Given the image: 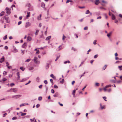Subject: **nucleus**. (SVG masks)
Wrapping results in <instances>:
<instances>
[{
	"label": "nucleus",
	"mask_w": 122,
	"mask_h": 122,
	"mask_svg": "<svg viewBox=\"0 0 122 122\" xmlns=\"http://www.w3.org/2000/svg\"><path fill=\"white\" fill-rule=\"evenodd\" d=\"M5 19L6 20V22L7 23H9L10 22V20L9 19V17L6 15L4 17V19Z\"/></svg>",
	"instance_id": "obj_1"
},
{
	"label": "nucleus",
	"mask_w": 122,
	"mask_h": 122,
	"mask_svg": "<svg viewBox=\"0 0 122 122\" xmlns=\"http://www.w3.org/2000/svg\"><path fill=\"white\" fill-rule=\"evenodd\" d=\"M21 95H13L12 96V97L14 99H17L21 97Z\"/></svg>",
	"instance_id": "obj_2"
},
{
	"label": "nucleus",
	"mask_w": 122,
	"mask_h": 122,
	"mask_svg": "<svg viewBox=\"0 0 122 122\" xmlns=\"http://www.w3.org/2000/svg\"><path fill=\"white\" fill-rule=\"evenodd\" d=\"M31 25L30 23L29 22H26L25 24V27L26 28L30 26Z\"/></svg>",
	"instance_id": "obj_3"
},
{
	"label": "nucleus",
	"mask_w": 122,
	"mask_h": 122,
	"mask_svg": "<svg viewBox=\"0 0 122 122\" xmlns=\"http://www.w3.org/2000/svg\"><path fill=\"white\" fill-rule=\"evenodd\" d=\"M10 90L15 93L17 91L16 88H12L10 89Z\"/></svg>",
	"instance_id": "obj_4"
},
{
	"label": "nucleus",
	"mask_w": 122,
	"mask_h": 122,
	"mask_svg": "<svg viewBox=\"0 0 122 122\" xmlns=\"http://www.w3.org/2000/svg\"><path fill=\"white\" fill-rule=\"evenodd\" d=\"M95 4L97 5H98L100 3L99 0H96L94 1Z\"/></svg>",
	"instance_id": "obj_5"
},
{
	"label": "nucleus",
	"mask_w": 122,
	"mask_h": 122,
	"mask_svg": "<svg viewBox=\"0 0 122 122\" xmlns=\"http://www.w3.org/2000/svg\"><path fill=\"white\" fill-rule=\"evenodd\" d=\"M5 60L4 57L3 56L0 59V63H2Z\"/></svg>",
	"instance_id": "obj_6"
},
{
	"label": "nucleus",
	"mask_w": 122,
	"mask_h": 122,
	"mask_svg": "<svg viewBox=\"0 0 122 122\" xmlns=\"http://www.w3.org/2000/svg\"><path fill=\"white\" fill-rule=\"evenodd\" d=\"M29 79L28 78H24L22 79V80H21L20 81V82H23L24 81H26L28 79Z\"/></svg>",
	"instance_id": "obj_7"
},
{
	"label": "nucleus",
	"mask_w": 122,
	"mask_h": 122,
	"mask_svg": "<svg viewBox=\"0 0 122 122\" xmlns=\"http://www.w3.org/2000/svg\"><path fill=\"white\" fill-rule=\"evenodd\" d=\"M17 75L18 76L17 79L18 80H19L20 79V74L19 72H18L17 73Z\"/></svg>",
	"instance_id": "obj_8"
},
{
	"label": "nucleus",
	"mask_w": 122,
	"mask_h": 122,
	"mask_svg": "<svg viewBox=\"0 0 122 122\" xmlns=\"http://www.w3.org/2000/svg\"><path fill=\"white\" fill-rule=\"evenodd\" d=\"M28 69L29 70H33L34 69V67L33 66H28Z\"/></svg>",
	"instance_id": "obj_9"
},
{
	"label": "nucleus",
	"mask_w": 122,
	"mask_h": 122,
	"mask_svg": "<svg viewBox=\"0 0 122 122\" xmlns=\"http://www.w3.org/2000/svg\"><path fill=\"white\" fill-rule=\"evenodd\" d=\"M50 64V63L47 62L46 64V69H48L49 68V65Z\"/></svg>",
	"instance_id": "obj_10"
},
{
	"label": "nucleus",
	"mask_w": 122,
	"mask_h": 122,
	"mask_svg": "<svg viewBox=\"0 0 122 122\" xmlns=\"http://www.w3.org/2000/svg\"><path fill=\"white\" fill-rule=\"evenodd\" d=\"M28 105V103H22V104H20V107H21L22 106H24L25 105Z\"/></svg>",
	"instance_id": "obj_11"
},
{
	"label": "nucleus",
	"mask_w": 122,
	"mask_h": 122,
	"mask_svg": "<svg viewBox=\"0 0 122 122\" xmlns=\"http://www.w3.org/2000/svg\"><path fill=\"white\" fill-rule=\"evenodd\" d=\"M41 14H40V15L39 16H38L37 17V20H41Z\"/></svg>",
	"instance_id": "obj_12"
},
{
	"label": "nucleus",
	"mask_w": 122,
	"mask_h": 122,
	"mask_svg": "<svg viewBox=\"0 0 122 122\" xmlns=\"http://www.w3.org/2000/svg\"><path fill=\"white\" fill-rule=\"evenodd\" d=\"M30 12H28L27 13V15L26 16V18L28 19V17L30 16Z\"/></svg>",
	"instance_id": "obj_13"
},
{
	"label": "nucleus",
	"mask_w": 122,
	"mask_h": 122,
	"mask_svg": "<svg viewBox=\"0 0 122 122\" xmlns=\"http://www.w3.org/2000/svg\"><path fill=\"white\" fill-rule=\"evenodd\" d=\"M31 37L28 36L27 38V41H30L31 40Z\"/></svg>",
	"instance_id": "obj_14"
},
{
	"label": "nucleus",
	"mask_w": 122,
	"mask_h": 122,
	"mask_svg": "<svg viewBox=\"0 0 122 122\" xmlns=\"http://www.w3.org/2000/svg\"><path fill=\"white\" fill-rule=\"evenodd\" d=\"M14 50V51H13V52L15 53L18 52L17 50L16 49V48L15 47H13Z\"/></svg>",
	"instance_id": "obj_15"
},
{
	"label": "nucleus",
	"mask_w": 122,
	"mask_h": 122,
	"mask_svg": "<svg viewBox=\"0 0 122 122\" xmlns=\"http://www.w3.org/2000/svg\"><path fill=\"white\" fill-rule=\"evenodd\" d=\"M45 4L43 2H42L41 4V6L43 8H44L45 7Z\"/></svg>",
	"instance_id": "obj_16"
},
{
	"label": "nucleus",
	"mask_w": 122,
	"mask_h": 122,
	"mask_svg": "<svg viewBox=\"0 0 122 122\" xmlns=\"http://www.w3.org/2000/svg\"><path fill=\"white\" fill-rule=\"evenodd\" d=\"M58 95V92H56L55 93V94L54 95V97H57Z\"/></svg>",
	"instance_id": "obj_17"
},
{
	"label": "nucleus",
	"mask_w": 122,
	"mask_h": 122,
	"mask_svg": "<svg viewBox=\"0 0 122 122\" xmlns=\"http://www.w3.org/2000/svg\"><path fill=\"white\" fill-rule=\"evenodd\" d=\"M52 78L54 79H55L56 77L55 76H54L53 74H51L50 76Z\"/></svg>",
	"instance_id": "obj_18"
},
{
	"label": "nucleus",
	"mask_w": 122,
	"mask_h": 122,
	"mask_svg": "<svg viewBox=\"0 0 122 122\" xmlns=\"http://www.w3.org/2000/svg\"><path fill=\"white\" fill-rule=\"evenodd\" d=\"M36 80L37 82H39L40 81V79L39 77H37L36 78Z\"/></svg>",
	"instance_id": "obj_19"
},
{
	"label": "nucleus",
	"mask_w": 122,
	"mask_h": 122,
	"mask_svg": "<svg viewBox=\"0 0 122 122\" xmlns=\"http://www.w3.org/2000/svg\"><path fill=\"white\" fill-rule=\"evenodd\" d=\"M27 45L26 43L25 42V43L24 44H23V45L22 46V47L23 48H25V46H26Z\"/></svg>",
	"instance_id": "obj_20"
},
{
	"label": "nucleus",
	"mask_w": 122,
	"mask_h": 122,
	"mask_svg": "<svg viewBox=\"0 0 122 122\" xmlns=\"http://www.w3.org/2000/svg\"><path fill=\"white\" fill-rule=\"evenodd\" d=\"M35 63L36 64H39L40 63V61L37 60L34 61Z\"/></svg>",
	"instance_id": "obj_21"
},
{
	"label": "nucleus",
	"mask_w": 122,
	"mask_h": 122,
	"mask_svg": "<svg viewBox=\"0 0 122 122\" xmlns=\"http://www.w3.org/2000/svg\"><path fill=\"white\" fill-rule=\"evenodd\" d=\"M51 36L47 37L46 39V40L47 41L48 40L51 38Z\"/></svg>",
	"instance_id": "obj_22"
},
{
	"label": "nucleus",
	"mask_w": 122,
	"mask_h": 122,
	"mask_svg": "<svg viewBox=\"0 0 122 122\" xmlns=\"http://www.w3.org/2000/svg\"><path fill=\"white\" fill-rule=\"evenodd\" d=\"M20 112L21 113V115L22 116H24L26 114V113H23L22 112Z\"/></svg>",
	"instance_id": "obj_23"
},
{
	"label": "nucleus",
	"mask_w": 122,
	"mask_h": 122,
	"mask_svg": "<svg viewBox=\"0 0 122 122\" xmlns=\"http://www.w3.org/2000/svg\"><path fill=\"white\" fill-rule=\"evenodd\" d=\"M67 63H70V61H69L68 60V61H65L64 62V64H66Z\"/></svg>",
	"instance_id": "obj_24"
},
{
	"label": "nucleus",
	"mask_w": 122,
	"mask_h": 122,
	"mask_svg": "<svg viewBox=\"0 0 122 122\" xmlns=\"http://www.w3.org/2000/svg\"><path fill=\"white\" fill-rule=\"evenodd\" d=\"M5 9L7 11H10L11 10V9L10 8H8V7H6L5 8Z\"/></svg>",
	"instance_id": "obj_25"
},
{
	"label": "nucleus",
	"mask_w": 122,
	"mask_h": 122,
	"mask_svg": "<svg viewBox=\"0 0 122 122\" xmlns=\"http://www.w3.org/2000/svg\"><path fill=\"white\" fill-rule=\"evenodd\" d=\"M115 16L113 15L112 14V20H115Z\"/></svg>",
	"instance_id": "obj_26"
},
{
	"label": "nucleus",
	"mask_w": 122,
	"mask_h": 122,
	"mask_svg": "<svg viewBox=\"0 0 122 122\" xmlns=\"http://www.w3.org/2000/svg\"><path fill=\"white\" fill-rule=\"evenodd\" d=\"M95 14L96 15L98 16L100 15V13L99 12H96L95 13Z\"/></svg>",
	"instance_id": "obj_27"
},
{
	"label": "nucleus",
	"mask_w": 122,
	"mask_h": 122,
	"mask_svg": "<svg viewBox=\"0 0 122 122\" xmlns=\"http://www.w3.org/2000/svg\"><path fill=\"white\" fill-rule=\"evenodd\" d=\"M100 106L102 109H103L105 108L104 106H102V104L101 103L100 104Z\"/></svg>",
	"instance_id": "obj_28"
},
{
	"label": "nucleus",
	"mask_w": 122,
	"mask_h": 122,
	"mask_svg": "<svg viewBox=\"0 0 122 122\" xmlns=\"http://www.w3.org/2000/svg\"><path fill=\"white\" fill-rule=\"evenodd\" d=\"M107 66L106 65H105L103 67L102 69L103 70H105Z\"/></svg>",
	"instance_id": "obj_29"
},
{
	"label": "nucleus",
	"mask_w": 122,
	"mask_h": 122,
	"mask_svg": "<svg viewBox=\"0 0 122 122\" xmlns=\"http://www.w3.org/2000/svg\"><path fill=\"white\" fill-rule=\"evenodd\" d=\"M7 36L6 35H5L3 37V39L4 40H5L7 38Z\"/></svg>",
	"instance_id": "obj_30"
},
{
	"label": "nucleus",
	"mask_w": 122,
	"mask_h": 122,
	"mask_svg": "<svg viewBox=\"0 0 122 122\" xmlns=\"http://www.w3.org/2000/svg\"><path fill=\"white\" fill-rule=\"evenodd\" d=\"M118 67L120 70L121 71L122 70V69L121 68H122V66H118Z\"/></svg>",
	"instance_id": "obj_31"
},
{
	"label": "nucleus",
	"mask_w": 122,
	"mask_h": 122,
	"mask_svg": "<svg viewBox=\"0 0 122 122\" xmlns=\"http://www.w3.org/2000/svg\"><path fill=\"white\" fill-rule=\"evenodd\" d=\"M95 85L96 86H99V84L98 83H95Z\"/></svg>",
	"instance_id": "obj_32"
},
{
	"label": "nucleus",
	"mask_w": 122,
	"mask_h": 122,
	"mask_svg": "<svg viewBox=\"0 0 122 122\" xmlns=\"http://www.w3.org/2000/svg\"><path fill=\"white\" fill-rule=\"evenodd\" d=\"M76 92V90H73V92L72 93V94L73 95H74V94H75V93Z\"/></svg>",
	"instance_id": "obj_33"
},
{
	"label": "nucleus",
	"mask_w": 122,
	"mask_h": 122,
	"mask_svg": "<svg viewBox=\"0 0 122 122\" xmlns=\"http://www.w3.org/2000/svg\"><path fill=\"white\" fill-rule=\"evenodd\" d=\"M90 13L89 11L88 10H87L85 14H87Z\"/></svg>",
	"instance_id": "obj_34"
},
{
	"label": "nucleus",
	"mask_w": 122,
	"mask_h": 122,
	"mask_svg": "<svg viewBox=\"0 0 122 122\" xmlns=\"http://www.w3.org/2000/svg\"><path fill=\"white\" fill-rule=\"evenodd\" d=\"M4 12L2 11L0 14V16H3L4 15Z\"/></svg>",
	"instance_id": "obj_35"
},
{
	"label": "nucleus",
	"mask_w": 122,
	"mask_h": 122,
	"mask_svg": "<svg viewBox=\"0 0 122 122\" xmlns=\"http://www.w3.org/2000/svg\"><path fill=\"white\" fill-rule=\"evenodd\" d=\"M42 99V97H38V100L40 101H41Z\"/></svg>",
	"instance_id": "obj_36"
},
{
	"label": "nucleus",
	"mask_w": 122,
	"mask_h": 122,
	"mask_svg": "<svg viewBox=\"0 0 122 122\" xmlns=\"http://www.w3.org/2000/svg\"><path fill=\"white\" fill-rule=\"evenodd\" d=\"M20 69L21 70L23 71H24L25 70V69L23 67H20Z\"/></svg>",
	"instance_id": "obj_37"
},
{
	"label": "nucleus",
	"mask_w": 122,
	"mask_h": 122,
	"mask_svg": "<svg viewBox=\"0 0 122 122\" xmlns=\"http://www.w3.org/2000/svg\"><path fill=\"white\" fill-rule=\"evenodd\" d=\"M111 86H111V85H109L106 86H105V87H106V88H107V87H111Z\"/></svg>",
	"instance_id": "obj_38"
},
{
	"label": "nucleus",
	"mask_w": 122,
	"mask_h": 122,
	"mask_svg": "<svg viewBox=\"0 0 122 122\" xmlns=\"http://www.w3.org/2000/svg\"><path fill=\"white\" fill-rule=\"evenodd\" d=\"M97 41L96 40H95L94 41L93 44L94 45H96V42Z\"/></svg>",
	"instance_id": "obj_39"
},
{
	"label": "nucleus",
	"mask_w": 122,
	"mask_h": 122,
	"mask_svg": "<svg viewBox=\"0 0 122 122\" xmlns=\"http://www.w3.org/2000/svg\"><path fill=\"white\" fill-rule=\"evenodd\" d=\"M6 13H7V14L9 15L10 14L11 12L10 11H6Z\"/></svg>",
	"instance_id": "obj_40"
},
{
	"label": "nucleus",
	"mask_w": 122,
	"mask_h": 122,
	"mask_svg": "<svg viewBox=\"0 0 122 122\" xmlns=\"http://www.w3.org/2000/svg\"><path fill=\"white\" fill-rule=\"evenodd\" d=\"M64 82V79H62L61 80V81H60L61 83H63Z\"/></svg>",
	"instance_id": "obj_41"
},
{
	"label": "nucleus",
	"mask_w": 122,
	"mask_h": 122,
	"mask_svg": "<svg viewBox=\"0 0 122 122\" xmlns=\"http://www.w3.org/2000/svg\"><path fill=\"white\" fill-rule=\"evenodd\" d=\"M100 9H102L103 10H106V9L105 8H104L103 7H100Z\"/></svg>",
	"instance_id": "obj_42"
},
{
	"label": "nucleus",
	"mask_w": 122,
	"mask_h": 122,
	"mask_svg": "<svg viewBox=\"0 0 122 122\" xmlns=\"http://www.w3.org/2000/svg\"><path fill=\"white\" fill-rule=\"evenodd\" d=\"M3 74L4 75H6L7 74V73L6 71H4L3 72Z\"/></svg>",
	"instance_id": "obj_43"
},
{
	"label": "nucleus",
	"mask_w": 122,
	"mask_h": 122,
	"mask_svg": "<svg viewBox=\"0 0 122 122\" xmlns=\"http://www.w3.org/2000/svg\"><path fill=\"white\" fill-rule=\"evenodd\" d=\"M39 30H36V33H35V35H37L38 34V32H39Z\"/></svg>",
	"instance_id": "obj_44"
},
{
	"label": "nucleus",
	"mask_w": 122,
	"mask_h": 122,
	"mask_svg": "<svg viewBox=\"0 0 122 122\" xmlns=\"http://www.w3.org/2000/svg\"><path fill=\"white\" fill-rule=\"evenodd\" d=\"M31 60V59H28L25 61V62H29Z\"/></svg>",
	"instance_id": "obj_45"
},
{
	"label": "nucleus",
	"mask_w": 122,
	"mask_h": 122,
	"mask_svg": "<svg viewBox=\"0 0 122 122\" xmlns=\"http://www.w3.org/2000/svg\"><path fill=\"white\" fill-rule=\"evenodd\" d=\"M98 56V55L97 54L95 55L94 56V58H96Z\"/></svg>",
	"instance_id": "obj_46"
},
{
	"label": "nucleus",
	"mask_w": 122,
	"mask_h": 122,
	"mask_svg": "<svg viewBox=\"0 0 122 122\" xmlns=\"http://www.w3.org/2000/svg\"><path fill=\"white\" fill-rule=\"evenodd\" d=\"M55 91L53 89H51V92L52 93H54Z\"/></svg>",
	"instance_id": "obj_47"
},
{
	"label": "nucleus",
	"mask_w": 122,
	"mask_h": 122,
	"mask_svg": "<svg viewBox=\"0 0 122 122\" xmlns=\"http://www.w3.org/2000/svg\"><path fill=\"white\" fill-rule=\"evenodd\" d=\"M50 80L51 83H52V85L53 83V79H50Z\"/></svg>",
	"instance_id": "obj_48"
},
{
	"label": "nucleus",
	"mask_w": 122,
	"mask_h": 122,
	"mask_svg": "<svg viewBox=\"0 0 122 122\" xmlns=\"http://www.w3.org/2000/svg\"><path fill=\"white\" fill-rule=\"evenodd\" d=\"M27 6L28 7H30L31 6V5L30 3H28L27 4Z\"/></svg>",
	"instance_id": "obj_49"
},
{
	"label": "nucleus",
	"mask_w": 122,
	"mask_h": 122,
	"mask_svg": "<svg viewBox=\"0 0 122 122\" xmlns=\"http://www.w3.org/2000/svg\"><path fill=\"white\" fill-rule=\"evenodd\" d=\"M72 1L70 0H67L66 2V3H67L69 2H71Z\"/></svg>",
	"instance_id": "obj_50"
},
{
	"label": "nucleus",
	"mask_w": 122,
	"mask_h": 122,
	"mask_svg": "<svg viewBox=\"0 0 122 122\" xmlns=\"http://www.w3.org/2000/svg\"><path fill=\"white\" fill-rule=\"evenodd\" d=\"M7 80V79L5 78H3L2 79V81H6V80Z\"/></svg>",
	"instance_id": "obj_51"
},
{
	"label": "nucleus",
	"mask_w": 122,
	"mask_h": 122,
	"mask_svg": "<svg viewBox=\"0 0 122 122\" xmlns=\"http://www.w3.org/2000/svg\"><path fill=\"white\" fill-rule=\"evenodd\" d=\"M17 119V117H13L12 118V119L13 120H16Z\"/></svg>",
	"instance_id": "obj_52"
},
{
	"label": "nucleus",
	"mask_w": 122,
	"mask_h": 122,
	"mask_svg": "<svg viewBox=\"0 0 122 122\" xmlns=\"http://www.w3.org/2000/svg\"><path fill=\"white\" fill-rule=\"evenodd\" d=\"M66 38V37L64 36V35H63V36L62 38V40L63 41L65 40V39Z\"/></svg>",
	"instance_id": "obj_53"
},
{
	"label": "nucleus",
	"mask_w": 122,
	"mask_h": 122,
	"mask_svg": "<svg viewBox=\"0 0 122 122\" xmlns=\"http://www.w3.org/2000/svg\"><path fill=\"white\" fill-rule=\"evenodd\" d=\"M54 87L55 88H58V86L56 85H54Z\"/></svg>",
	"instance_id": "obj_54"
},
{
	"label": "nucleus",
	"mask_w": 122,
	"mask_h": 122,
	"mask_svg": "<svg viewBox=\"0 0 122 122\" xmlns=\"http://www.w3.org/2000/svg\"><path fill=\"white\" fill-rule=\"evenodd\" d=\"M44 83L46 84H47V81L46 80H45L44 81Z\"/></svg>",
	"instance_id": "obj_55"
},
{
	"label": "nucleus",
	"mask_w": 122,
	"mask_h": 122,
	"mask_svg": "<svg viewBox=\"0 0 122 122\" xmlns=\"http://www.w3.org/2000/svg\"><path fill=\"white\" fill-rule=\"evenodd\" d=\"M15 84L14 83H12L10 84V86L11 87H12Z\"/></svg>",
	"instance_id": "obj_56"
},
{
	"label": "nucleus",
	"mask_w": 122,
	"mask_h": 122,
	"mask_svg": "<svg viewBox=\"0 0 122 122\" xmlns=\"http://www.w3.org/2000/svg\"><path fill=\"white\" fill-rule=\"evenodd\" d=\"M71 49L72 50H73L74 51H76V49L73 47Z\"/></svg>",
	"instance_id": "obj_57"
},
{
	"label": "nucleus",
	"mask_w": 122,
	"mask_h": 122,
	"mask_svg": "<svg viewBox=\"0 0 122 122\" xmlns=\"http://www.w3.org/2000/svg\"><path fill=\"white\" fill-rule=\"evenodd\" d=\"M88 27L86 26L84 27V30H87L88 29Z\"/></svg>",
	"instance_id": "obj_58"
},
{
	"label": "nucleus",
	"mask_w": 122,
	"mask_h": 122,
	"mask_svg": "<svg viewBox=\"0 0 122 122\" xmlns=\"http://www.w3.org/2000/svg\"><path fill=\"white\" fill-rule=\"evenodd\" d=\"M40 106V105L39 104H37L36 106V107L37 108H38Z\"/></svg>",
	"instance_id": "obj_59"
},
{
	"label": "nucleus",
	"mask_w": 122,
	"mask_h": 122,
	"mask_svg": "<svg viewBox=\"0 0 122 122\" xmlns=\"http://www.w3.org/2000/svg\"><path fill=\"white\" fill-rule=\"evenodd\" d=\"M42 85H40L39 86V87L40 89H41L42 88Z\"/></svg>",
	"instance_id": "obj_60"
},
{
	"label": "nucleus",
	"mask_w": 122,
	"mask_h": 122,
	"mask_svg": "<svg viewBox=\"0 0 122 122\" xmlns=\"http://www.w3.org/2000/svg\"><path fill=\"white\" fill-rule=\"evenodd\" d=\"M59 57H60V56H57L56 57V60H55V61H57L58 60V58H59Z\"/></svg>",
	"instance_id": "obj_61"
},
{
	"label": "nucleus",
	"mask_w": 122,
	"mask_h": 122,
	"mask_svg": "<svg viewBox=\"0 0 122 122\" xmlns=\"http://www.w3.org/2000/svg\"><path fill=\"white\" fill-rule=\"evenodd\" d=\"M22 23V22L21 21H19L18 23V25H20V24H21Z\"/></svg>",
	"instance_id": "obj_62"
},
{
	"label": "nucleus",
	"mask_w": 122,
	"mask_h": 122,
	"mask_svg": "<svg viewBox=\"0 0 122 122\" xmlns=\"http://www.w3.org/2000/svg\"><path fill=\"white\" fill-rule=\"evenodd\" d=\"M30 115H27L25 116V117L27 118H30Z\"/></svg>",
	"instance_id": "obj_63"
},
{
	"label": "nucleus",
	"mask_w": 122,
	"mask_h": 122,
	"mask_svg": "<svg viewBox=\"0 0 122 122\" xmlns=\"http://www.w3.org/2000/svg\"><path fill=\"white\" fill-rule=\"evenodd\" d=\"M7 114L6 113H5V114H4L3 115V117H5V116L7 115Z\"/></svg>",
	"instance_id": "obj_64"
}]
</instances>
